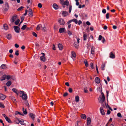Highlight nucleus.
<instances>
[{
  "label": "nucleus",
  "mask_w": 126,
  "mask_h": 126,
  "mask_svg": "<svg viewBox=\"0 0 126 126\" xmlns=\"http://www.w3.org/2000/svg\"><path fill=\"white\" fill-rule=\"evenodd\" d=\"M14 30L15 32L17 33H18L19 32L20 28L17 26H15L14 27Z\"/></svg>",
  "instance_id": "6e6552de"
},
{
  "label": "nucleus",
  "mask_w": 126,
  "mask_h": 126,
  "mask_svg": "<svg viewBox=\"0 0 126 126\" xmlns=\"http://www.w3.org/2000/svg\"><path fill=\"white\" fill-rule=\"evenodd\" d=\"M65 29L64 28H61L59 29V32L60 33H62L64 32Z\"/></svg>",
  "instance_id": "1a4fd4ad"
},
{
  "label": "nucleus",
  "mask_w": 126,
  "mask_h": 126,
  "mask_svg": "<svg viewBox=\"0 0 126 126\" xmlns=\"http://www.w3.org/2000/svg\"><path fill=\"white\" fill-rule=\"evenodd\" d=\"M75 100L76 102H78L79 101V97L78 96H76L75 97Z\"/></svg>",
  "instance_id": "c756f323"
},
{
  "label": "nucleus",
  "mask_w": 126,
  "mask_h": 126,
  "mask_svg": "<svg viewBox=\"0 0 126 126\" xmlns=\"http://www.w3.org/2000/svg\"><path fill=\"white\" fill-rule=\"evenodd\" d=\"M28 15L30 17H32L33 15V13L32 10L31 9H29L28 11Z\"/></svg>",
  "instance_id": "423d86ee"
},
{
  "label": "nucleus",
  "mask_w": 126,
  "mask_h": 126,
  "mask_svg": "<svg viewBox=\"0 0 126 126\" xmlns=\"http://www.w3.org/2000/svg\"><path fill=\"white\" fill-rule=\"evenodd\" d=\"M72 6L71 5L69 7V13H71V10H72Z\"/></svg>",
  "instance_id": "8fccbe9b"
},
{
  "label": "nucleus",
  "mask_w": 126,
  "mask_h": 126,
  "mask_svg": "<svg viewBox=\"0 0 126 126\" xmlns=\"http://www.w3.org/2000/svg\"><path fill=\"white\" fill-rule=\"evenodd\" d=\"M105 105L106 106V108H108L109 110H110L111 111H112V109L108 105V104L107 105L106 104V103H105Z\"/></svg>",
  "instance_id": "b1692460"
},
{
  "label": "nucleus",
  "mask_w": 126,
  "mask_h": 126,
  "mask_svg": "<svg viewBox=\"0 0 126 126\" xmlns=\"http://www.w3.org/2000/svg\"><path fill=\"white\" fill-rule=\"evenodd\" d=\"M0 97L1 99L3 100L5 98L6 96L2 94H0Z\"/></svg>",
  "instance_id": "dca6fc26"
},
{
  "label": "nucleus",
  "mask_w": 126,
  "mask_h": 126,
  "mask_svg": "<svg viewBox=\"0 0 126 126\" xmlns=\"http://www.w3.org/2000/svg\"><path fill=\"white\" fill-rule=\"evenodd\" d=\"M105 64L104 63H103L101 66V69L102 70H104L105 69Z\"/></svg>",
  "instance_id": "e433bc0d"
},
{
  "label": "nucleus",
  "mask_w": 126,
  "mask_h": 126,
  "mask_svg": "<svg viewBox=\"0 0 126 126\" xmlns=\"http://www.w3.org/2000/svg\"><path fill=\"white\" fill-rule=\"evenodd\" d=\"M69 2L67 0H66L65 1H64L63 4L64 5H66L67 6H68L69 5Z\"/></svg>",
  "instance_id": "a878e982"
},
{
  "label": "nucleus",
  "mask_w": 126,
  "mask_h": 126,
  "mask_svg": "<svg viewBox=\"0 0 126 126\" xmlns=\"http://www.w3.org/2000/svg\"><path fill=\"white\" fill-rule=\"evenodd\" d=\"M12 91L13 92L16 93L17 95H19V91L16 88H13L12 89Z\"/></svg>",
  "instance_id": "f8f14e48"
},
{
  "label": "nucleus",
  "mask_w": 126,
  "mask_h": 126,
  "mask_svg": "<svg viewBox=\"0 0 126 126\" xmlns=\"http://www.w3.org/2000/svg\"><path fill=\"white\" fill-rule=\"evenodd\" d=\"M102 12L103 14H105L106 13V10L105 9H103L102 10Z\"/></svg>",
  "instance_id": "13d9d810"
},
{
  "label": "nucleus",
  "mask_w": 126,
  "mask_h": 126,
  "mask_svg": "<svg viewBox=\"0 0 126 126\" xmlns=\"http://www.w3.org/2000/svg\"><path fill=\"white\" fill-rule=\"evenodd\" d=\"M84 63L85 64V66L87 67L88 66V64L87 61V60L84 61Z\"/></svg>",
  "instance_id": "37998d69"
},
{
  "label": "nucleus",
  "mask_w": 126,
  "mask_h": 126,
  "mask_svg": "<svg viewBox=\"0 0 126 126\" xmlns=\"http://www.w3.org/2000/svg\"><path fill=\"white\" fill-rule=\"evenodd\" d=\"M24 19V18L23 17V18H21V21H20V24H19V25H20V24L22 22Z\"/></svg>",
  "instance_id": "052dcab7"
},
{
  "label": "nucleus",
  "mask_w": 126,
  "mask_h": 126,
  "mask_svg": "<svg viewBox=\"0 0 126 126\" xmlns=\"http://www.w3.org/2000/svg\"><path fill=\"white\" fill-rule=\"evenodd\" d=\"M42 27V25L41 24H39L38 25L37 27H36V30H37L38 31L40 29V27Z\"/></svg>",
  "instance_id": "7c9ffc66"
},
{
  "label": "nucleus",
  "mask_w": 126,
  "mask_h": 126,
  "mask_svg": "<svg viewBox=\"0 0 126 126\" xmlns=\"http://www.w3.org/2000/svg\"><path fill=\"white\" fill-rule=\"evenodd\" d=\"M90 65L91 66V68L92 69H93L94 68V67L93 63H90Z\"/></svg>",
  "instance_id": "6e6d98bb"
},
{
  "label": "nucleus",
  "mask_w": 126,
  "mask_h": 126,
  "mask_svg": "<svg viewBox=\"0 0 126 126\" xmlns=\"http://www.w3.org/2000/svg\"><path fill=\"white\" fill-rule=\"evenodd\" d=\"M58 47L60 50H61L63 48V46L61 44H59L58 45Z\"/></svg>",
  "instance_id": "5701e85b"
},
{
  "label": "nucleus",
  "mask_w": 126,
  "mask_h": 126,
  "mask_svg": "<svg viewBox=\"0 0 126 126\" xmlns=\"http://www.w3.org/2000/svg\"><path fill=\"white\" fill-rule=\"evenodd\" d=\"M32 34L33 36H34L36 37L37 36V34L34 32H33L32 33Z\"/></svg>",
  "instance_id": "de8ad7c7"
},
{
  "label": "nucleus",
  "mask_w": 126,
  "mask_h": 126,
  "mask_svg": "<svg viewBox=\"0 0 126 126\" xmlns=\"http://www.w3.org/2000/svg\"><path fill=\"white\" fill-rule=\"evenodd\" d=\"M29 116L32 119H33L34 118V115L32 113H30L29 114Z\"/></svg>",
  "instance_id": "58836bf2"
},
{
  "label": "nucleus",
  "mask_w": 126,
  "mask_h": 126,
  "mask_svg": "<svg viewBox=\"0 0 126 126\" xmlns=\"http://www.w3.org/2000/svg\"><path fill=\"white\" fill-rule=\"evenodd\" d=\"M58 22L61 25H63L65 23L64 20L62 18L59 19L58 20Z\"/></svg>",
  "instance_id": "20e7f679"
},
{
  "label": "nucleus",
  "mask_w": 126,
  "mask_h": 126,
  "mask_svg": "<svg viewBox=\"0 0 126 126\" xmlns=\"http://www.w3.org/2000/svg\"><path fill=\"white\" fill-rule=\"evenodd\" d=\"M91 122V119L90 117H88L87 119V126L89 125Z\"/></svg>",
  "instance_id": "4468645a"
},
{
  "label": "nucleus",
  "mask_w": 126,
  "mask_h": 126,
  "mask_svg": "<svg viewBox=\"0 0 126 126\" xmlns=\"http://www.w3.org/2000/svg\"><path fill=\"white\" fill-rule=\"evenodd\" d=\"M67 32L68 35L70 36H71L73 35L72 32L69 30H67Z\"/></svg>",
  "instance_id": "f704fd0d"
},
{
  "label": "nucleus",
  "mask_w": 126,
  "mask_h": 126,
  "mask_svg": "<svg viewBox=\"0 0 126 126\" xmlns=\"http://www.w3.org/2000/svg\"><path fill=\"white\" fill-rule=\"evenodd\" d=\"M11 35L10 34H9L7 35L6 37L7 39L10 40L11 38Z\"/></svg>",
  "instance_id": "c9c22d12"
},
{
  "label": "nucleus",
  "mask_w": 126,
  "mask_h": 126,
  "mask_svg": "<svg viewBox=\"0 0 126 126\" xmlns=\"http://www.w3.org/2000/svg\"><path fill=\"white\" fill-rule=\"evenodd\" d=\"M20 123H20V124H21V125H24L25 124V123H24V121H23V120L22 119H20Z\"/></svg>",
  "instance_id": "72a5a7b5"
},
{
  "label": "nucleus",
  "mask_w": 126,
  "mask_h": 126,
  "mask_svg": "<svg viewBox=\"0 0 126 126\" xmlns=\"http://www.w3.org/2000/svg\"><path fill=\"white\" fill-rule=\"evenodd\" d=\"M110 113V111L109 110H108L107 112V114H109Z\"/></svg>",
  "instance_id": "e2e57ef3"
},
{
  "label": "nucleus",
  "mask_w": 126,
  "mask_h": 126,
  "mask_svg": "<svg viewBox=\"0 0 126 126\" xmlns=\"http://www.w3.org/2000/svg\"><path fill=\"white\" fill-rule=\"evenodd\" d=\"M15 47L16 48H18L19 47V45L16 44H15Z\"/></svg>",
  "instance_id": "69168bd1"
},
{
  "label": "nucleus",
  "mask_w": 126,
  "mask_h": 126,
  "mask_svg": "<svg viewBox=\"0 0 126 126\" xmlns=\"http://www.w3.org/2000/svg\"><path fill=\"white\" fill-rule=\"evenodd\" d=\"M117 116L118 117H122V116L121 115V113H118L117 114Z\"/></svg>",
  "instance_id": "4d7b16f0"
},
{
  "label": "nucleus",
  "mask_w": 126,
  "mask_h": 126,
  "mask_svg": "<svg viewBox=\"0 0 126 126\" xmlns=\"http://www.w3.org/2000/svg\"><path fill=\"white\" fill-rule=\"evenodd\" d=\"M5 9L6 11H7L9 8V5L7 2H6L5 3Z\"/></svg>",
  "instance_id": "2eb2a0df"
},
{
  "label": "nucleus",
  "mask_w": 126,
  "mask_h": 126,
  "mask_svg": "<svg viewBox=\"0 0 126 126\" xmlns=\"http://www.w3.org/2000/svg\"><path fill=\"white\" fill-rule=\"evenodd\" d=\"M109 14L107 13L106 15V17L107 19H108L109 18Z\"/></svg>",
  "instance_id": "49530a36"
},
{
  "label": "nucleus",
  "mask_w": 126,
  "mask_h": 126,
  "mask_svg": "<svg viewBox=\"0 0 126 126\" xmlns=\"http://www.w3.org/2000/svg\"><path fill=\"white\" fill-rule=\"evenodd\" d=\"M95 47L94 46H92L91 50V54L94 55L95 53Z\"/></svg>",
  "instance_id": "0eeeda50"
},
{
  "label": "nucleus",
  "mask_w": 126,
  "mask_h": 126,
  "mask_svg": "<svg viewBox=\"0 0 126 126\" xmlns=\"http://www.w3.org/2000/svg\"><path fill=\"white\" fill-rule=\"evenodd\" d=\"M11 81H9L6 83V85L7 86H9L11 85Z\"/></svg>",
  "instance_id": "4c0bfd02"
},
{
  "label": "nucleus",
  "mask_w": 126,
  "mask_h": 126,
  "mask_svg": "<svg viewBox=\"0 0 126 126\" xmlns=\"http://www.w3.org/2000/svg\"><path fill=\"white\" fill-rule=\"evenodd\" d=\"M102 38V36L101 35H99V38H98V40H101Z\"/></svg>",
  "instance_id": "680f3d73"
},
{
  "label": "nucleus",
  "mask_w": 126,
  "mask_h": 126,
  "mask_svg": "<svg viewBox=\"0 0 126 126\" xmlns=\"http://www.w3.org/2000/svg\"><path fill=\"white\" fill-rule=\"evenodd\" d=\"M16 16H13L12 18V20H11V22L12 23L14 22L16 19Z\"/></svg>",
  "instance_id": "412c9836"
},
{
  "label": "nucleus",
  "mask_w": 126,
  "mask_h": 126,
  "mask_svg": "<svg viewBox=\"0 0 126 126\" xmlns=\"http://www.w3.org/2000/svg\"><path fill=\"white\" fill-rule=\"evenodd\" d=\"M76 3V5L77 6H78L79 5V3L78 2L79 0H75Z\"/></svg>",
  "instance_id": "5fc2aeb1"
},
{
  "label": "nucleus",
  "mask_w": 126,
  "mask_h": 126,
  "mask_svg": "<svg viewBox=\"0 0 126 126\" xmlns=\"http://www.w3.org/2000/svg\"><path fill=\"white\" fill-rule=\"evenodd\" d=\"M19 51L16 50L15 52V54L16 56H18L19 55Z\"/></svg>",
  "instance_id": "09e8293b"
},
{
  "label": "nucleus",
  "mask_w": 126,
  "mask_h": 126,
  "mask_svg": "<svg viewBox=\"0 0 126 126\" xmlns=\"http://www.w3.org/2000/svg\"><path fill=\"white\" fill-rule=\"evenodd\" d=\"M26 28H27V25H24L22 26V27L21 28V29L24 30L26 29Z\"/></svg>",
  "instance_id": "a19ab883"
},
{
  "label": "nucleus",
  "mask_w": 126,
  "mask_h": 126,
  "mask_svg": "<svg viewBox=\"0 0 126 126\" xmlns=\"http://www.w3.org/2000/svg\"><path fill=\"white\" fill-rule=\"evenodd\" d=\"M62 14L64 16H66L68 15V12L66 11L63 12L62 13Z\"/></svg>",
  "instance_id": "393cba45"
},
{
  "label": "nucleus",
  "mask_w": 126,
  "mask_h": 126,
  "mask_svg": "<svg viewBox=\"0 0 126 126\" xmlns=\"http://www.w3.org/2000/svg\"><path fill=\"white\" fill-rule=\"evenodd\" d=\"M5 30H7L8 28L7 25L6 24H4L3 26Z\"/></svg>",
  "instance_id": "2f4dec72"
},
{
  "label": "nucleus",
  "mask_w": 126,
  "mask_h": 126,
  "mask_svg": "<svg viewBox=\"0 0 126 126\" xmlns=\"http://www.w3.org/2000/svg\"><path fill=\"white\" fill-rule=\"evenodd\" d=\"M53 7L55 10H57L58 8V5L55 3H54L53 5Z\"/></svg>",
  "instance_id": "aec40b11"
},
{
  "label": "nucleus",
  "mask_w": 126,
  "mask_h": 126,
  "mask_svg": "<svg viewBox=\"0 0 126 126\" xmlns=\"http://www.w3.org/2000/svg\"><path fill=\"white\" fill-rule=\"evenodd\" d=\"M86 24L88 25H90L91 24L88 21H87L86 22Z\"/></svg>",
  "instance_id": "338daca9"
},
{
  "label": "nucleus",
  "mask_w": 126,
  "mask_h": 126,
  "mask_svg": "<svg viewBox=\"0 0 126 126\" xmlns=\"http://www.w3.org/2000/svg\"><path fill=\"white\" fill-rule=\"evenodd\" d=\"M24 8V7L23 6H21L17 9V10L18 11H20L21 9H22Z\"/></svg>",
  "instance_id": "864d4df0"
},
{
  "label": "nucleus",
  "mask_w": 126,
  "mask_h": 126,
  "mask_svg": "<svg viewBox=\"0 0 126 126\" xmlns=\"http://www.w3.org/2000/svg\"><path fill=\"white\" fill-rule=\"evenodd\" d=\"M11 76L9 75H8L7 76H6V79L9 80L11 78Z\"/></svg>",
  "instance_id": "3c124183"
},
{
  "label": "nucleus",
  "mask_w": 126,
  "mask_h": 126,
  "mask_svg": "<svg viewBox=\"0 0 126 126\" xmlns=\"http://www.w3.org/2000/svg\"><path fill=\"white\" fill-rule=\"evenodd\" d=\"M100 110L101 113L103 115H105V113L103 109L102 108H100Z\"/></svg>",
  "instance_id": "f3484780"
},
{
  "label": "nucleus",
  "mask_w": 126,
  "mask_h": 126,
  "mask_svg": "<svg viewBox=\"0 0 126 126\" xmlns=\"http://www.w3.org/2000/svg\"><path fill=\"white\" fill-rule=\"evenodd\" d=\"M0 107L4 108L5 107V106L2 103L0 102Z\"/></svg>",
  "instance_id": "a18cd8bd"
},
{
  "label": "nucleus",
  "mask_w": 126,
  "mask_h": 126,
  "mask_svg": "<svg viewBox=\"0 0 126 126\" xmlns=\"http://www.w3.org/2000/svg\"><path fill=\"white\" fill-rule=\"evenodd\" d=\"M31 27H27L26 28V30L27 31H29L31 30Z\"/></svg>",
  "instance_id": "0e129e2a"
},
{
  "label": "nucleus",
  "mask_w": 126,
  "mask_h": 126,
  "mask_svg": "<svg viewBox=\"0 0 126 126\" xmlns=\"http://www.w3.org/2000/svg\"><path fill=\"white\" fill-rule=\"evenodd\" d=\"M40 59L43 62H45V59L44 56H43L40 57Z\"/></svg>",
  "instance_id": "ea45409f"
},
{
  "label": "nucleus",
  "mask_w": 126,
  "mask_h": 126,
  "mask_svg": "<svg viewBox=\"0 0 126 126\" xmlns=\"http://www.w3.org/2000/svg\"><path fill=\"white\" fill-rule=\"evenodd\" d=\"M74 47L75 48L78 49L79 47V44H78L77 43V42H75L74 44Z\"/></svg>",
  "instance_id": "4be33fe9"
},
{
  "label": "nucleus",
  "mask_w": 126,
  "mask_h": 126,
  "mask_svg": "<svg viewBox=\"0 0 126 126\" xmlns=\"http://www.w3.org/2000/svg\"><path fill=\"white\" fill-rule=\"evenodd\" d=\"M23 91H20L19 93V96L21 97L24 100H26L27 99V96L26 94Z\"/></svg>",
  "instance_id": "f257e3e1"
},
{
  "label": "nucleus",
  "mask_w": 126,
  "mask_h": 126,
  "mask_svg": "<svg viewBox=\"0 0 126 126\" xmlns=\"http://www.w3.org/2000/svg\"><path fill=\"white\" fill-rule=\"evenodd\" d=\"M20 119L17 118H16L14 121L16 124H18L20 123Z\"/></svg>",
  "instance_id": "6ab92c4d"
},
{
  "label": "nucleus",
  "mask_w": 126,
  "mask_h": 126,
  "mask_svg": "<svg viewBox=\"0 0 126 126\" xmlns=\"http://www.w3.org/2000/svg\"><path fill=\"white\" fill-rule=\"evenodd\" d=\"M68 95V93H65L63 95L64 96H66Z\"/></svg>",
  "instance_id": "774afa93"
},
{
  "label": "nucleus",
  "mask_w": 126,
  "mask_h": 126,
  "mask_svg": "<svg viewBox=\"0 0 126 126\" xmlns=\"http://www.w3.org/2000/svg\"><path fill=\"white\" fill-rule=\"evenodd\" d=\"M6 75H4L1 77L0 78V80L3 81L5 80L6 78Z\"/></svg>",
  "instance_id": "a211bd4d"
},
{
  "label": "nucleus",
  "mask_w": 126,
  "mask_h": 126,
  "mask_svg": "<svg viewBox=\"0 0 126 126\" xmlns=\"http://www.w3.org/2000/svg\"><path fill=\"white\" fill-rule=\"evenodd\" d=\"M6 65L4 64H2L0 66V68L3 69H5L6 68Z\"/></svg>",
  "instance_id": "473e14b6"
},
{
  "label": "nucleus",
  "mask_w": 126,
  "mask_h": 126,
  "mask_svg": "<svg viewBox=\"0 0 126 126\" xmlns=\"http://www.w3.org/2000/svg\"><path fill=\"white\" fill-rule=\"evenodd\" d=\"M20 20L19 19H18L15 22V24L16 25H17L20 22Z\"/></svg>",
  "instance_id": "79ce46f5"
},
{
  "label": "nucleus",
  "mask_w": 126,
  "mask_h": 126,
  "mask_svg": "<svg viewBox=\"0 0 126 126\" xmlns=\"http://www.w3.org/2000/svg\"><path fill=\"white\" fill-rule=\"evenodd\" d=\"M81 117L82 118L85 119L86 118V115L84 114H83L81 115Z\"/></svg>",
  "instance_id": "c85d7f7f"
},
{
  "label": "nucleus",
  "mask_w": 126,
  "mask_h": 126,
  "mask_svg": "<svg viewBox=\"0 0 126 126\" xmlns=\"http://www.w3.org/2000/svg\"><path fill=\"white\" fill-rule=\"evenodd\" d=\"M10 98L12 100L13 103L15 104H16V100L15 97L13 96H11L10 97Z\"/></svg>",
  "instance_id": "9d476101"
},
{
  "label": "nucleus",
  "mask_w": 126,
  "mask_h": 126,
  "mask_svg": "<svg viewBox=\"0 0 126 126\" xmlns=\"http://www.w3.org/2000/svg\"><path fill=\"white\" fill-rule=\"evenodd\" d=\"M9 123H12V122H11V120L10 118L7 117H6L5 119Z\"/></svg>",
  "instance_id": "bb28decb"
},
{
  "label": "nucleus",
  "mask_w": 126,
  "mask_h": 126,
  "mask_svg": "<svg viewBox=\"0 0 126 126\" xmlns=\"http://www.w3.org/2000/svg\"><path fill=\"white\" fill-rule=\"evenodd\" d=\"M38 6L40 8H42V5L40 3H39L38 4Z\"/></svg>",
  "instance_id": "bf43d9fd"
},
{
  "label": "nucleus",
  "mask_w": 126,
  "mask_h": 126,
  "mask_svg": "<svg viewBox=\"0 0 126 126\" xmlns=\"http://www.w3.org/2000/svg\"><path fill=\"white\" fill-rule=\"evenodd\" d=\"M95 82L97 84L99 83L100 82V79L98 77H96L95 79Z\"/></svg>",
  "instance_id": "ddd939ff"
},
{
  "label": "nucleus",
  "mask_w": 126,
  "mask_h": 126,
  "mask_svg": "<svg viewBox=\"0 0 126 126\" xmlns=\"http://www.w3.org/2000/svg\"><path fill=\"white\" fill-rule=\"evenodd\" d=\"M72 21L74 22L76 24H77L78 23V20L76 19H73L72 20H69L67 23L66 24H70Z\"/></svg>",
  "instance_id": "39448f33"
},
{
  "label": "nucleus",
  "mask_w": 126,
  "mask_h": 126,
  "mask_svg": "<svg viewBox=\"0 0 126 126\" xmlns=\"http://www.w3.org/2000/svg\"><path fill=\"white\" fill-rule=\"evenodd\" d=\"M71 57L73 59L74 61H75V58H76V53L74 51L71 52Z\"/></svg>",
  "instance_id": "7ed1b4c3"
},
{
  "label": "nucleus",
  "mask_w": 126,
  "mask_h": 126,
  "mask_svg": "<svg viewBox=\"0 0 126 126\" xmlns=\"http://www.w3.org/2000/svg\"><path fill=\"white\" fill-rule=\"evenodd\" d=\"M83 40L84 41H85L87 39V35L86 34L83 33Z\"/></svg>",
  "instance_id": "cd10ccee"
},
{
  "label": "nucleus",
  "mask_w": 126,
  "mask_h": 126,
  "mask_svg": "<svg viewBox=\"0 0 126 126\" xmlns=\"http://www.w3.org/2000/svg\"><path fill=\"white\" fill-rule=\"evenodd\" d=\"M24 110V108H23V112L24 114H26L27 113L26 110V109H25Z\"/></svg>",
  "instance_id": "c03bdc74"
},
{
  "label": "nucleus",
  "mask_w": 126,
  "mask_h": 126,
  "mask_svg": "<svg viewBox=\"0 0 126 126\" xmlns=\"http://www.w3.org/2000/svg\"><path fill=\"white\" fill-rule=\"evenodd\" d=\"M110 57L112 59H114L115 58V55L113 54L112 52H111L110 54Z\"/></svg>",
  "instance_id": "9b49d317"
},
{
  "label": "nucleus",
  "mask_w": 126,
  "mask_h": 126,
  "mask_svg": "<svg viewBox=\"0 0 126 126\" xmlns=\"http://www.w3.org/2000/svg\"><path fill=\"white\" fill-rule=\"evenodd\" d=\"M68 91L70 93H72V92L73 90L71 88H69L68 89Z\"/></svg>",
  "instance_id": "603ef678"
},
{
  "label": "nucleus",
  "mask_w": 126,
  "mask_h": 126,
  "mask_svg": "<svg viewBox=\"0 0 126 126\" xmlns=\"http://www.w3.org/2000/svg\"><path fill=\"white\" fill-rule=\"evenodd\" d=\"M101 95L102 97H101L100 99H99V102L100 103H102L105 101V97L103 93H102Z\"/></svg>",
  "instance_id": "f03ea898"
}]
</instances>
